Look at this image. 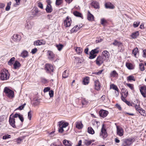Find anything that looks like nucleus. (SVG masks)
Returning a JSON list of instances; mask_svg holds the SVG:
<instances>
[{"mask_svg": "<svg viewBox=\"0 0 146 146\" xmlns=\"http://www.w3.org/2000/svg\"><path fill=\"white\" fill-rule=\"evenodd\" d=\"M10 74L8 70L4 69L2 70L0 73V78L1 80H6L9 78Z\"/></svg>", "mask_w": 146, "mask_h": 146, "instance_id": "obj_1", "label": "nucleus"}, {"mask_svg": "<svg viewBox=\"0 0 146 146\" xmlns=\"http://www.w3.org/2000/svg\"><path fill=\"white\" fill-rule=\"evenodd\" d=\"M68 125V123L67 122H64V121L62 120L59 121L58 123V131L59 132L62 133L64 131L63 128H66Z\"/></svg>", "mask_w": 146, "mask_h": 146, "instance_id": "obj_2", "label": "nucleus"}, {"mask_svg": "<svg viewBox=\"0 0 146 146\" xmlns=\"http://www.w3.org/2000/svg\"><path fill=\"white\" fill-rule=\"evenodd\" d=\"M4 92L6 96L10 98H12L14 97V92L7 87L4 88Z\"/></svg>", "mask_w": 146, "mask_h": 146, "instance_id": "obj_3", "label": "nucleus"}, {"mask_svg": "<svg viewBox=\"0 0 146 146\" xmlns=\"http://www.w3.org/2000/svg\"><path fill=\"white\" fill-rule=\"evenodd\" d=\"M100 135V136L102 137L104 139L106 138L108 136L104 124H103L102 126Z\"/></svg>", "mask_w": 146, "mask_h": 146, "instance_id": "obj_4", "label": "nucleus"}, {"mask_svg": "<svg viewBox=\"0 0 146 146\" xmlns=\"http://www.w3.org/2000/svg\"><path fill=\"white\" fill-rule=\"evenodd\" d=\"M104 61H106V60L102 56H99L97 57L96 60L95 62H96L97 65L100 66L104 62Z\"/></svg>", "mask_w": 146, "mask_h": 146, "instance_id": "obj_5", "label": "nucleus"}, {"mask_svg": "<svg viewBox=\"0 0 146 146\" xmlns=\"http://www.w3.org/2000/svg\"><path fill=\"white\" fill-rule=\"evenodd\" d=\"M102 56L107 62L109 59L110 54L108 51L104 50L102 52Z\"/></svg>", "mask_w": 146, "mask_h": 146, "instance_id": "obj_6", "label": "nucleus"}, {"mask_svg": "<svg viewBox=\"0 0 146 146\" xmlns=\"http://www.w3.org/2000/svg\"><path fill=\"white\" fill-rule=\"evenodd\" d=\"M45 70L48 73L53 72V68L52 65L49 64H46L45 65Z\"/></svg>", "mask_w": 146, "mask_h": 146, "instance_id": "obj_7", "label": "nucleus"}, {"mask_svg": "<svg viewBox=\"0 0 146 146\" xmlns=\"http://www.w3.org/2000/svg\"><path fill=\"white\" fill-rule=\"evenodd\" d=\"M47 5L46 8V10L47 13H50L53 10L52 8L51 5V2L50 0H47Z\"/></svg>", "mask_w": 146, "mask_h": 146, "instance_id": "obj_8", "label": "nucleus"}, {"mask_svg": "<svg viewBox=\"0 0 146 146\" xmlns=\"http://www.w3.org/2000/svg\"><path fill=\"white\" fill-rule=\"evenodd\" d=\"M47 53L48 58L49 60H52L54 59L55 55L50 50H48L47 51Z\"/></svg>", "mask_w": 146, "mask_h": 146, "instance_id": "obj_9", "label": "nucleus"}, {"mask_svg": "<svg viewBox=\"0 0 146 146\" xmlns=\"http://www.w3.org/2000/svg\"><path fill=\"white\" fill-rule=\"evenodd\" d=\"M71 23V18H69L68 16H67L64 21V25L66 27H69Z\"/></svg>", "mask_w": 146, "mask_h": 146, "instance_id": "obj_10", "label": "nucleus"}, {"mask_svg": "<svg viewBox=\"0 0 146 146\" xmlns=\"http://www.w3.org/2000/svg\"><path fill=\"white\" fill-rule=\"evenodd\" d=\"M9 124L12 127L14 128L16 127L15 124V119L13 117H12V114L10 115L9 117Z\"/></svg>", "mask_w": 146, "mask_h": 146, "instance_id": "obj_11", "label": "nucleus"}, {"mask_svg": "<svg viewBox=\"0 0 146 146\" xmlns=\"http://www.w3.org/2000/svg\"><path fill=\"white\" fill-rule=\"evenodd\" d=\"M108 113V112L104 110H101L99 112V114L100 116L102 117H106Z\"/></svg>", "mask_w": 146, "mask_h": 146, "instance_id": "obj_12", "label": "nucleus"}, {"mask_svg": "<svg viewBox=\"0 0 146 146\" xmlns=\"http://www.w3.org/2000/svg\"><path fill=\"white\" fill-rule=\"evenodd\" d=\"M117 134L119 136L121 137L123 135V130L121 127L117 126Z\"/></svg>", "mask_w": 146, "mask_h": 146, "instance_id": "obj_13", "label": "nucleus"}, {"mask_svg": "<svg viewBox=\"0 0 146 146\" xmlns=\"http://www.w3.org/2000/svg\"><path fill=\"white\" fill-rule=\"evenodd\" d=\"M45 43L46 42L45 40H40L35 41L34 42V44L35 45L38 46L45 44Z\"/></svg>", "mask_w": 146, "mask_h": 146, "instance_id": "obj_14", "label": "nucleus"}, {"mask_svg": "<svg viewBox=\"0 0 146 146\" xmlns=\"http://www.w3.org/2000/svg\"><path fill=\"white\" fill-rule=\"evenodd\" d=\"M140 91L142 96L144 98L146 97V87L144 86L141 87Z\"/></svg>", "mask_w": 146, "mask_h": 146, "instance_id": "obj_15", "label": "nucleus"}, {"mask_svg": "<svg viewBox=\"0 0 146 146\" xmlns=\"http://www.w3.org/2000/svg\"><path fill=\"white\" fill-rule=\"evenodd\" d=\"M11 38L14 41H19L21 39V36L19 35L15 34L13 35Z\"/></svg>", "mask_w": 146, "mask_h": 146, "instance_id": "obj_16", "label": "nucleus"}, {"mask_svg": "<svg viewBox=\"0 0 146 146\" xmlns=\"http://www.w3.org/2000/svg\"><path fill=\"white\" fill-rule=\"evenodd\" d=\"M91 5L95 9L100 8L99 3L96 1H92L91 3Z\"/></svg>", "mask_w": 146, "mask_h": 146, "instance_id": "obj_17", "label": "nucleus"}, {"mask_svg": "<svg viewBox=\"0 0 146 146\" xmlns=\"http://www.w3.org/2000/svg\"><path fill=\"white\" fill-rule=\"evenodd\" d=\"M94 86L95 89L98 91L100 90V83L98 80H96L94 81Z\"/></svg>", "mask_w": 146, "mask_h": 146, "instance_id": "obj_18", "label": "nucleus"}, {"mask_svg": "<svg viewBox=\"0 0 146 146\" xmlns=\"http://www.w3.org/2000/svg\"><path fill=\"white\" fill-rule=\"evenodd\" d=\"M124 140L128 146L130 145L134 141L133 138H130L127 139H124Z\"/></svg>", "mask_w": 146, "mask_h": 146, "instance_id": "obj_19", "label": "nucleus"}, {"mask_svg": "<svg viewBox=\"0 0 146 146\" xmlns=\"http://www.w3.org/2000/svg\"><path fill=\"white\" fill-rule=\"evenodd\" d=\"M137 104H133V106L134 107L136 110L139 112L140 110L142 109L141 108L140 106V102L139 101H138L137 100Z\"/></svg>", "mask_w": 146, "mask_h": 146, "instance_id": "obj_20", "label": "nucleus"}, {"mask_svg": "<svg viewBox=\"0 0 146 146\" xmlns=\"http://www.w3.org/2000/svg\"><path fill=\"white\" fill-rule=\"evenodd\" d=\"M87 19L89 21H92L94 20V17L93 15L91 14L89 11H88L87 14Z\"/></svg>", "mask_w": 146, "mask_h": 146, "instance_id": "obj_21", "label": "nucleus"}, {"mask_svg": "<svg viewBox=\"0 0 146 146\" xmlns=\"http://www.w3.org/2000/svg\"><path fill=\"white\" fill-rule=\"evenodd\" d=\"M33 25V22H30L27 23L25 24V28L27 29H31Z\"/></svg>", "mask_w": 146, "mask_h": 146, "instance_id": "obj_22", "label": "nucleus"}, {"mask_svg": "<svg viewBox=\"0 0 146 146\" xmlns=\"http://www.w3.org/2000/svg\"><path fill=\"white\" fill-rule=\"evenodd\" d=\"M82 27V26H80V25L79 27L78 25H76L71 29L70 32L72 33L76 32L78 31Z\"/></svg>", "mask_w": 146, "mask_h": 146, "instance_id": "obj_23", "label": "nucleus"}, {"mask_svg": "<svg viewBox=\"0 0 146 146\" xmlns=\"http://www.w3.org/2000/svg\"><path fill=\"white\" fill-rule=\"evenodd\" d=\"M110 76V77L113 78H117L118 77V74L115 70H113L111 72Z\"/></svg>", "mask_w": 146, "mask_h": 146, "instance_id": "obj_24", "label": "nucleus"}, {"mask_svg": "<svg viewBox=\"0 0 146 146\" xmlns=\"http://www.w3.org/2000/svg\"><path fill=\"white\" fill-rule=\"evenodd\" d=\"M76 127L79 129H82L83 126L82 122L80 121L76 122Z\"/></svg>", "mask_w": 146, "mask_h": 146, "instance_id": "obj_25", "label": "nucleus"}, {"mask_svg": "<svg viewBox=\"0 0 146 146\" xmlns=\"http://www.w3.org/2000/svg\"><path fill=\"white\" fill-rule=\"evenodd\" d=\"M112 44L114 46H117L118 47H121L123 46L121 42L116 40H115Z\"/></svg>", "mask_w": 146, "mask_h": 146, "instance_id": "obj_26", "label": "nucleus"}, {"mask_svg": "<svg viewBox=\"0 0 146 146\" xmlns=\"http://www.w3.org/2000/svg\"><path fill=\"white\" fill-rule=\"evenodd\" d=\"M63 143L65 146H71L72 144L71 141L66 139L63 140Z\"/></svg>", "mask_w": 146, "mask_h": 146, "instance_id": "obj_27", "label": "nucleus"}, {"mask_svg": "<svg viewBox=\"0 0 146 146\" xmlns=\"http://www.w3.org/2000/svg\"><path fill=\"white\" fill-rule=\"evenodd\" d=\"M105 6L106 8L113 9L115 7L113 5L110 3H106L105 4Z\"/></svg>", "mask_w": 146, "mask_h": 146, "instance_id": "obj_28", "label": "nucleus"}, {"mask_svg": "<svg viewBox=\"0 0 146 146\" xmlns=\"http://www.w3.org/2000/svg\"><path fill=\"white\" fill-rule=\"evenodd\" d=\"M139 35V33L138 31L133 33L131 35L132 38L135 39L137 38Z\"/></svg>", "mask_w": 146, "mask_h": 146, "instance_id": "obj_29", "label": "nucleus"}, {"mask_svg": "<svg viewBox=\"0 0 146 146\" xmlns=\"http://www.w3.org/2000/svg\"><path fill=\"white\" fill-rule=\"evenodd\" d=\"M21 64L18 61H16L13 64L14 68L17 69L21 66Z\"/></svg>", "mask_w": 146, "mask_h": 146, "instance_id": "obj_30", "label": "nucleus"}, {"mask_svg": "<svg viewBox=\"0 0 146 146\" xmlns=\"http://www.w3.org/2000/svg\"><path fill=\"white\" fill-rule=\"evenodd\" d=\"M28 52L26 50H23L21 54V56L23 58H25L27 57L28 56Z\"/></svg>", "mask_w": 146, "mask_h": 146, "instance_id": "obj_31", "label": "nucleus"}, {"mask_svg": "<svg viewBox=\"0 0 146 146\" xmlns=\"http://www.w3.org/2000/svg\"><path fill=\"white\" fill-rule=\"evenodd\" d=\"M24 139V138L23 137H20L17 138L15 140H16V142L18 144H19Z\"/></svg>", "mask_w": 146, "mask_h": 146, "instance_id": "obj_32", "label": "nucleus"}, {"mask_svg": "<svg viewBox=\"0 0 146 146\" xmlns=\"http://www.w3.org/2000/svg\"><path fill=\"white\" fill-rule=\"evenodd\" d=\"M75 50L76 52L78 54H81L82 51V49L81 48L77 47L75 48Z\"/></svg>", "mask_w": 146, "mask_h": 146, "instance_id": "obj_33", "label": "nucleus"}, {"mask_svg": "<svg viewBox=\"0 0 146 146\" xmlns=\"http://www.w3.org/2000/svg\"><path fill=\"white\" fill-rule=\"evenodd\" d=\"M69 75V74L68 73V71L66 70L63 73L62 77L63 78H66Z\"/></svg>", "mask_w": 146, "mask_h": 146, "instance_id": "obj_34", "label": "nucleus"}, {"mask_svg": "<svg viewBox=\"0 0 146 146\" xmlns=\"http://www.w3.org/2000/svg\"><path fill=\"white\" fill-rule=\"evenodd\" d=\"M73 14L76 17H80L81 18H82V15L81 14L77 11H74Z\"/></svg>", "mask_w": 146, "mask_h": 146, "instance_id": "obj_35", "label": "nucleus"}, {"mask_svg": "<svg viewBox=\"0 0 146 146\" xmlns=\"http://www.w3.org/2000/svg\"><path fill=\"white\" fill-rule=\"evenodd\" d=\"M110 88H112L113 90H115L116 91H119V90L118 89L117 86L113 84H111L110 86Z\"/></svg>", "mask_w": 146, "mask_h": 146, "instance_id": "obj_36", "label": "nucleus"}, {"mask_svg": "<svg viewBox=\"0 0 146 146\" xmlns=\"http://www.w3.org/2000/svg\"><path fill=\"white\" fill-rule=\"evenodd\" d=\"M88 131L90 134H93L94 133V131L91 127H88Z\"/></svg>", "mask_w": 146, "mask_h": 146, "instance_id": "obj_37", "label": "nucleus"}, {"mask_svg": "<svg viewBox=\"0 0 146 146\" xmlns=\"http://www.w3.org/2000/svg\"><path fill=\"white\" fill-rule=\"evenodd\" d=\"M127 80L131 81L133 80L134 81H135V79L134 76L132 75H130L128 76L127 78Z\"/></svg>", "mask_w": 146, "mask_h": 146, "instance_id": "obj_38", "label": "nucleus"}, {"mask_svg": "<svg viewBox=\"0 0 146 146\" xmlns=\"http://www.w3.org/2000/svg\"><path fill=\"white\" fill-rule=\"evenodd\" d=\"M138 48H136L132 51V54L134 55L135 57H136V54L138 52Z\"/></svg>", "mask_w": 146, "mask_h": 146, "instance_id": "obj_39", "label": "nucleus"}, {"mask_svg": "<svg viewBox=\"0 0 146 146\" xmlns=\"http://www.w3.org/2000/svg\"><path fill=\"white\" fill-rule=\"evenodd\" d=\"M123 90L124 91L123 92H122V95L124 97H127L128 94V91L127 89H123Z\"/></svg>", "mask_w": 146, "mask_h": 146, "instance_id": "obj_40", "label": "nucleus"}, {"mask_svg": "<svg viewBox=\"0 0 146 146\" xmlns=\"http://www.w3.org/2000/svg\"><path fill=\"white\" fill-rule=\"evenodd\" d=\"M83 84L84 85H86L89 83V78H85L83 81Z\"/></svg>", "mask_w": 146, "mask_h": 146, "instance_id": "obj_41", "label": "nucleus"}, {"mask_svg": "<svg viewBox=\"0 0 146 146\" xmlns=\"http://www.w3.org/2000/svg\"><path fill=\"white\" fill-rule=\"evenodd\" d=\"M15 58L14 57L12 58L8 62V64L11 66L13 64V62L14 61Z\"/></svg>", "mask_w": 146, "mask_h": 146, "instance_id": "obj_42", "label": "nucleus"}, {"mask_svg": "<svg viewBox=\"0 0 146 146\" xmlns=\"http://www.w3.org/2000/svg\"><path fill=\"white\" fill-rule=\"evenodd\" d=\"M126 66L129 69H132V64L129 63H127L126 64Z\"/></svg>", "mask_w": 146, "mask_h": 146, "instance_id": "obj_43", "label": "nucleus"}, {"mask_svg": "<svg viewBox=\"0 0 146 146\" xmlns=\"http://www.w3.org/2000/svg\"><path fill=\"white\" fill-rule=\"evenodd\" d=\"M139 66V68L141 71H143L145 70L144 64H143L142 63H140Z\"/></svg>", "mask_w": 146, "mask_h": 146, "instance_id": "obj_44", "label": "nucleus"}, {"mask_svg": "<svg viewBox=\"0 0 146 146\" xmlns=\"http://www.w3.org/2000/svg\"><path fill=\"white\" fill-rule=\"evenodd\" d=\"M139 112L141 115L143 116H146V113H145V111L142 109H141Z\"/></svg>", "mask_w": 146, "mask_h": 146, "instance_id": "obj_45", "label": "nucleus"}, {"mask_svg": "<svg viewBox=\"0 0 146 146\" xmlns=\"http://www.w3.org/2000/svg\"><path fill=\"white\" fill-rule=\"evenodd\" d=\"M11 4V2L10 1L7 3V5L5 8V10L6 11H8L10 10Z\"/></svg>", "mask_w": 146, "mask_h": 146, "instance_id": "obj_46", "label": "nucleus"}, {"mask_svg": "<svg viewBox=\"0 0 146 146\" xmlns=\"http://www.w3.org/2000/svg\"><path fill=\"white\" fill-rule=\"evenodd\" d=\"M92 141V140H85L84 141V143L86 145H89L91 144Z\"/></svg>", "mask_w": 146, "mask_h": 146, "instance_id": "obj_47", "label": "nucleus"}, {"mask_svg": "<svg viewBox=\"0 0 146 146\" xmlns=\"http://www.w3.org/2000/svg\"><path fill=\"white\" fill-rule=\"evenodd\" d=\"M99 52V50H98L97 48H96L94 50H92L90 52L92 54H95L98 53Z\"/></svg>", "mask_w": 146, "mask_h": 146, "instance_id": "obj_48", "label": "nucleus"}, {"mask_svg": "<svg viewBox=\"0 0 146 146\" xmlns=\"http://www.w3.org/2000/svg\"><path fill=\"white\" fill-rule=\"evenodd\" d=\"M127 86L129 87L131 90H133L134 89L133 85L129 83H127Z\"/></svg>", "mask_w": 146, "mask_h": 146, "instance_id": "obj_49", "label": "nucleus"}, {"mask_svg": "<svg viewBox=\"0 0 146 146\" xmlns=\"http://www.w3.org/2000/svg\"><path fill=\"white\" fill-rule=\"evenodd\" d=\"M140 23V22L137 21L135 22L133 24V26L134 28H136L138 26Z\"/></svg>", "mask_w": 146, "mask_h": 146, "instance_id": "obj_50", "label": "nucleus"}, {"mask_svg": "<svg viewBox=\"0 0 146 146\" xmlns=\"http://www.w3.org/2000/svg\"><path fill=\"white\" fill-rule=\"evenodd\" d=\"M56 47L58 50L60 51L63 48V45L61 44L57 45Z\"/></svg>", "mask_w": 146, "mask_h": 146, "instance_id": "obj_51", "label": "nucleus"}, {"mask_svg": "<svg viewBox=\"0 0 146 146\" xmlns=\"http://www.w3.org/2000/svg\"><path fill=\"white\" fill-rule=\"evenodd\" d=\"M11 135H6L3 137V139H6L11 137Z\"/></svg>", "mask_w": 146, "mask_h": 146, "instance_id": "obj_52", "label": "nucleus"}, {"mask_svg": "<svg viewBox=\"0 0 146 146\" xmlns=\"http://www.w3.org/2000/svg\"><path fill=\"white\" fill-rule=\"evenodd\" d=\"M90 55L89 56V58L90 59H92L95 58L96 56V55L94 54H92L90 52Z\"/></svg>", "mask_w": 146, "mask_h": 146, "instance_id": "obj_53", "label": "nucleus"}, {"mask_svg": "<svg viewBox=\"0 0 146 146\" xmlns=\"http://www.w3.org/2000/svg\"><path fill=\"white\" fill-rule=\"evenodd\" d=\"M62 0H56V4L58 5H60L62 3Z\"/></svg>", "mask_w": 146, "mask_h": 146, "instance_id": "obj_54", "label": "nucleus"}, {"mask_svg": "<svg viewBox=\"0 0 146 146\" xmlns=\"http://www.w3.org/2000/svg\"><path fill=\"white\" fill-rule=\"evenodd\" d=\"M49 95L50 98H52L53 96L54 91L52 90H51L49 91Z\"/></svg>", "mask_w": 146, "mask_h": 146, "instance_id": "obj_55", "label": "nucleus"}, {"mask_svg": "<svg viewBox=\"0 0 146 146\" xmlns=\"http://www.w3.org/2000/svg\"><path fill=\"white\" fill-rule=\"evenodd\" d=\"M26 105V104L25 103L24 104H23V105H22L21 106H19L18 108L17 109L18 110H23L24 108L25 105Z\"/></svg>", "mask_w": 146, "mask_h": 146, "instance_id": "obj_56", "label": "nucleus"}, {"mask_svg": "<svg viewBox=\"0 0 146 146\" xmlns=\"http://www.w3.org/2000/svg\"><path fill=\"white\" fill-rule=\"evenodd\" d=\"M41 81L44 83H47L48 82L47 80L44 78H41Z\"/></svg>", "mask_w": 146, "mask_h": 146, "instance_id": "obj_57", "label": "nucleus"}, {"mask_svg": "<svg viewBox=\"0 0 146 146\" xmlns=\"http://www.w3.org/2000/svg\"><path fill=\"white\" fill-rule=\"evenodd\" d=\"M32 116V115L31 113V111H29L28 113V118L30 120L31 119Z\"/></svg>", "mask_w": 146, "mask_h": 146, "instance_id": "obj_58", "label": "nucleus"}, {"mask_svg": "<svg viewBox=\"0 0 146 146\" xmlns=\"http://www.w3.org/2000/svg\"><path fill=\"white\" fill-rule=\"evenodd\" d=\"M50 87H47L45 88L44 89L43 91L44 92H46L49 91L50 90Z\"/></svg>", "mask_w": 146, "mask_h": 146, "instance_id": "obj_59", "label": "nucleus"}, {"mask_svg": "<svg viewBox=\"0 0 146 146\" xmlns=\"http://www.w3.org/2000/svg\"><path fill=\"white\" fill-rule=\"evenodd\" d=\"M102 41V39L100 38H97V39L96 40V43H97L100 42Z\"/></svg>", "mask_w": 146, "mask_h": 146, "instance_id": "obj_60", "label": "nucleus"}, {"mask_svg": "<svg viewBox=\"0 0 146 146\" xmlns=\"http://www.w3.org/2000/svg\"><path fill=\"white\" fill-rule=\"evenodd\" d=\"M18 117L22 122L23 121L24 119L22 115L20 114Z\"/></svg>", "mask_w": 146, "mask_h": 146, "instance_id": "obj_61", "label": "nucleus"}, {"mask_svg": "<svg viewBox=\"0 0 146 146\" xmlns=\"http://www.w3.org/2000/svg\"><path fill=\"white\" fill-rule=\"evenodd\" d=\"M37 50V49L36 48H35L32 49L31 52L33 54H34L35 53Z\"/></svg>", "mask_w": 146, "mask_h": 146, "instance_id": "obj_62", "label": "nucleus"}, {"mask_svg": "<svg viewBox=\"0 0 146 146\" xmlns=\"http://www.w3.org/2000/svg\"><path fill=\"white\" fill-rule=\"evenodd\" d=\"M38 6L41 9H43V5L41 3L39 2L38 3Z\"/></svg>", "mask_w": 146, "mask_h": 146, "instance_id": "obj_63", "label": "nucleus"}, {"mask_svg": "<svg viewBox=\"0 0 146 146\" xmlns=\"http://www.w3.org/2000/svg\"><path fill=\"white\" fill-rule=\"evenodd\" d=\"M121 146H128L127 144V143L125 142V141H124V140H123V141L122 143V144L121 145Z\"/></svg>", "mask_w": 146, "mask_h": 146, "instance_id": "obj_64", "label": "nucleus"}]
</instances>
